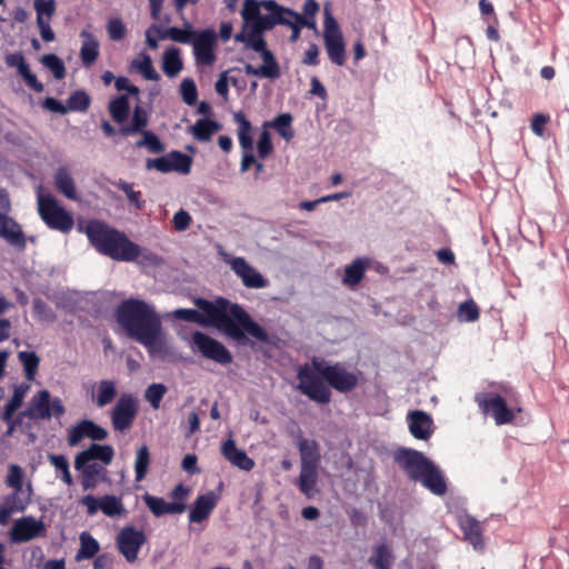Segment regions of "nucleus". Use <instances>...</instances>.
<instances>
[{
	"label": "nucleus",
	"instance_id": "nucleus-1",
	"mask_svg": "<svg viewBox=\"0 0 569 569\" xmlns=\"http://www.w3.org/2000/svg\"><path fill=\"white\" fill-rule=\"evenodd\" d=\"M197 303L202 312L196 309H177L173 316L179 320L212 325L236 340L243 339L247 332L261 342L268 341V332L240 305L230 303L224 298H218L214 302L199 299Z\"/></svg>",
	"mask_w": 569,
	"mask_h": 569
},
{
	"label": "nucleus",
	"instance_id": "nucleus-2",
	"mask_svg": "<svg viewBox=\"0 0 569 569\" xmlns=\"http://www.w3.org/2000/svg\"><path fill=\"white\" fill-rule=\"evenodd\" d=\"M243 27L236 36V40L246 43L256 53L261 66L257 71H274L276 61L271 52L266 49L261 32L272 28L276 23H293L298 20L296 12L283 8L272 0H246L241 10Z\"/></svg>",
	"mask_w": 569,
	"mask_h": 569
},
{
	"label": "nucleus",
	"instance_id": "nucleus-3",
	"mask_svg": "<svg viewBox=\"0 0 569 569\" xmlns=\"http://www.w3.org/2000/svg\"><path fill=\"white\" fill-rule=\"evenodd\" d=\"M116 319L127 336L142 345L150 356L164 358L169 353L162 321L153 306L137 298L124 299L116 310Z\"/></svg>",
	"mask_w": 569,
	"mask_h": 569
},
{
	"label": "nucleus",
	"instance_id": "nucleus-4",
	"mask_svg": "<svg viewBox=\"0 0 569 569\" xmlns=\"http://www.w3.org/2000/svg\"><path fill=\"white\" fill-rule=\"evenodd\" d=\"M91 246L101 254L123 262H132L141 254V248L123 231L100 220H91L84 230Z\"/></svg>",
	"mask_w": 569,
	"mask_h": 569
},
{
	"label": "nucleus",
	"instance_id": "nucleus-5",
	"mask_svg": "<svg viewBox=\"0 0 569 569\" xmlns=\"http://www.w3.org/2000/svg\"><path fill=\"white\" fill-rule=\"evenodd\" d=\"M299 451L301 456V470L298 479L299 490L308 498L315 496V486L318 479V462L320 456L315 440L300 439Z\"/></svg>",
	"mask_w": 569,
	"mask_h": 569
},
{
	"label": "nucleus",
	"instance_id": "nucleus-6",
	"mask_svg": "<svg viewBox=\"0 0 569 569\" xmlns=\"http://www.w3.org/2000/svg\"><path fill=\"white\" fill-rule=\"evenodd\" d=\"M64 406L60 398L51 399L49 390H39L32 396L26 410L21 416H28L29 420H49L52 416L60 418L64 415Z\"/></svg>",
	"mask_w": 569,
	"mask_h": 569
},
{
	"label": "nucleus",
	"instance_id": "nucleus-7",
	"mask_svg": "<svg viewBox=\"0 0 569 569\" xmlns=\"http://www.w3.org/2000/svg\"><path fill=\"white\" fill-rule=\"evenodd\" d=\"M323 32L326 50L329 59L337 66H342L346 59V44L339 23L331 14L328 6L323 10Z\"/></svg>",
	"mask_w": 569,
	"mask_h": 569
},
{
	"label": "nucleus",
	"instance_id": "nucleus-8",
	"mask_svg": "<svg viewBox=\"0 0 569 569\" xmlns=\"http://www.w3.org/2000/svg\"><path fill=\"white\" fill-rule=\"evenodd\" d=\"M38 211L43 222L52 230L68 233L73 228L74 221L71 213L51 196L39 198Z\"/></svg>",
	"mask_w": 569,
	"mask_h": 569
},
{
	"label": "nucleus",
	"instance_id": "nucleus-9",
	"mask_svg": "<svg viewBox=\"0 0 569 569\" xmlns=\"http://www.w3.org/2000/svg\"><path fill=\"white\" fill-rule=\"evenodd\" d=\"M10 209L11 203L8 192L0 189V238L19 251H23L27 247L26 236L21 226L8 216Z\"/></svg>",
	"mask_w": 569,
	"mask_h": 569
},
{
	"label": "nucleus",
	"instance_id": "nucleus-10",
	"mask_svg": "<svg viewBox=\"0 0 569 569\" xmlns=\"http://www.w3.org/2000/svg\"><path fill=\"white\" fill-rule=\"evenodd\" d=\"M475 402L481 412L490 415L498 426L510 423L515 419V412L497 392H478L475 395Z\"/></svg>",
	"mask_w": 569,
	"mask_h": 569
},
{
	"label": "nucleus",
	"instance_id": "nucleus-11",
	"mask_svg": "<svg viewBox=\"0 0 569 569\" xmlns=\"http://www.w3.org/2000/svg\"><path fill=\"white\" fill-rule=\"evenodd\" d=\"M393 460L407 477L416 482L432 462L421 451L405 447L395 450Z\"/></svg>",
	"mask_w": 569,
	"mask_h": 569
},
{
	"label": "nucleus",
	"instance_id": "nucleus-12",
	"mask_svg": "<svg viewBox=\"0 0 569 569\" xmlns=\"http://www.w3.org/2000/svg\"><path fill=\"white\" fill-rule=\"evenodd\" d=\"M233 121L238 124L237 134L243 154L241 158L240 170L242 172L248 171L256 163V157L252 153L253 149V137H252V124L247 119L243 112H234Z\"/></svg>",
	"mask_w": 569,
	"mask_h": 569
},
{
	"label": "nucleus",
	"instance_id": "nucleus-13",
	"mask_svg": "<svg viewBox=\"0 0 569 569\" xmlns=\"http://www.w3.org/2000/svg\"><path fill=\"white\" fill-rule=\"evenodd\" d=\"M322 382H327L329 387L341 393L352 391L359 382L358 376L355 372L348 371L341 363L331 366L322 365Z\"/></svg>",
	"mask_w": 569,
	"mask_h": 569
},
{
	"label": "nucleus",
	"instance_id": "nucleus-14",
	"mask_svg": "<svg viewBox=\"0 0 569 569\" xmlns=\"http://www.w3.org/2000/svg\"><path fill=\"white\" fill-rule=\"evenodd\" d=\"M192 159L181 151H171L167 156L156 159H147L146 168L156 169L159 172L168 173L176 171L188 174L191 171Z\"/></svg>",
	"mask_w": 569,
	"mask_h": 569
},
{
	"label": "nucleus",
	"instance_id": "nucleus-15",
	"mask_svg": "<svg viewBox=\"0 0 569 569\" xmlns=\"http://www.w3.org/2000/svg\"><path fill=\"white\" fill-rule=\"evenodd\" d=\"M192 341L204 358L213 360L220 365H229L232 362L230 351L220 341L212 337L203 332L196 331L192 336Z\"/></svg>",
	"mask_w": 569,
	"mask_h": 569
},
{
	"label": "nucleus",
	"instance_id": "nucleus-16",
	"mask_svg": "<svg viewBox=\"0 0 569 569\" xmlns=\"http://www.w3.org/2000/svg\"><path fill=\"white\" fill-rule=\"evenodd\" d=\"M47 535V528L41 519L32 516H26L14 521L10 538L12 542H27L36 538H43Z\"/></svg>",
	"mask_w": 569,
	"mask_h": 569
},
{
	"label": "nucleus",
	"instance_id": "nucleus-17",
	"mask_svg": "<svg viewBox=\"0 0 569 569\" xmlns=\"http://www.w3.org/2000/svg\"><path fill=\"white\" fill-rule=\"evenodd\" d=\"M146 540L147 537L142 530L127 526L118 533L117 546L126 560L133 562L137 560L139 550L144 545Z\"/></svg>",
	"mask_w": 569,
	"mask_h": 569
},
{
	"label": "nucleus",
	"instance_id": "nucleus-18",
	"mask_svg": "<svg viewBox=\"0 0 569 569\" xmlns=\"http://www.w3.org/2000/svg\"><path fill=\"white\" fill-rule=\"evenodd\" d=\"M137 416V402L130 393H123L118 399L111 415L112 427L117 431L128 430Z\"/></svg>",
	"mask_w": 569,
	"mask_h": 569
},
{
	"label": "nucleus",
	"instance_id": "nucleus-19",
	"mask_svg": "<svg viewBox=\"0 0 569 569\" xmlns=\"http://www.w3.org/2000/svg\"><path fill=\"white\" fill-rule=\"evenodd\" d=\"M312 365L315 370H312L308 365L299 367L298 388L303 395L320 402V360L315 357Z\"/></svg>",
	"mask_w": 569,
	"mask_h": 569
},
{
	"label": "nucleus",
	"instance_id": "nucleus-20",
	"mask_svg": "<svg viewBox=\"0 0 569 569\" xmlns=\"http://www.w3.org/2000/svg\"><path fill=\"white\" fill-rule=\"evenodd\" d=\"M191 43L196 60L200 66L208 67L214 61L216 33L213 30L196 32Z\"/></svg>",
	"mask_w": 569,
	"mask_h": 569
},
{
	"label": "nucleus",
	"instance_id": "nucleus-21",
	"mask_svg": "<svg viewBox=\"0 0 569 569\" xmlns=\"http://www.w3.org/2000/svg\"><path fill=\"white\" fill-rule=\"evenodd\" d=\"M230 267L233 272L242 280L244 287L252 289L267 287L268 281L264 279V277L252 266H250L244 258H233L230 261Z\"/></svg>",
	"mask_w": 569,
	"mask_h": 569
},
{
	"label": "nucleus",
	"instance_id": "nucleus-22",
	"mask_svg": "<svg viewBox=\"0 0 569 569\" xmlns=\"http://www.w3.org/2000/svg\"><path fill=\"white\" fill-rule=\"evenodd\" d=\"M33 8L37 12V24L41 38L47 42L53 41L54 32L50 27V21L56 12V0H34Z\"/></svg>",
	"mask_w": 569,
	"mask_h": 569
},
{
	"label": "nucleus",
	"instance_id": "nucleus-23",
	"mask_svg": "<svg viewBox=\"0 0 569 569\" xmlns=\"http://www.w3.org/2000/svg\"><path fill=\"white\" fill-rule=\"evenodd\" d=\"M114 450L109 445L91 443L88 449L79 452L74 459V468L80 469L83 465L92 463V460H99L104 465L111 463Z\"/></svg>",
	"mask_w": 569,
	"mask_h": 569
},
{
	"label": "nucleus",
	"instance_id": "nucleus-24",
	"mask_svg": "<svg viewBox=\"0 0 569 569\" xmlns=\"http://www.w3.org/2000/svg\"><path fill=\"white\" fill-rule=\"evenodd\" d=\"M219 496L213 491L198 496L190 509L189 521L200 523L207 520L216 508Z\"/></svg>",
	"mask_w": 569,
	"mask_h": 569
},
{
	"label": "nucleus",
	"instance_id": "nucleus-25",
	"mask_svg": "<svg viewBox=\"0 0 569 569\" xmlns=\"http://www.w3.org/2000/svg\"><path fill=\"white\" fill-rule=\"evenodd\" d=\"M80 40V59L83 63V67L90 68L99 57V40L97 36L93 34L90 27L81 30Z\"/></svg>",
	"mask_w": 569,
	"mask_h": 569
},
{
	"label": "nucleus",
	"instance_id": "nucleus-26",
	"mask_svg": "<svg viewBox=\"0 0 569 569\" xmlns=\"http://www.w3.org/2000/svg\"><path fill=\"white\" fill-rule=\"evenodd\" d=\"M410 433L419 440H427L432 435L431 417L420 410L411 411L408 415Z\"/></svg>",
	"mask_w": 569,
	"mask_h": 569
},
{
	"label": "nucleus",
	"instance_id": "nucleus-27",
	"mask_svg": "<svg viewBox=\"0 0 569 569\" xmlns=\"http://www.w3.org/2000/svg\"><path fill=\"white\" fill-rule=\"evenodd\" d=\"M417 482H420L425 488H427L431 493L436 496H445L448 490L445 476L442 475L439 467L433 462H431V465Z\"/></svg>",
	"mask_w": 569,
	"mask_h": 569
},
{
	"label": "nucleus",
	"instance_id": "nucleus-28",
	"mask_svg": "<svg viewBox=\"0 0 569 569\" xmlns=\"http://www.w3.org/2000/svg\"><path fill=\"white\" fill-rule=\"evenodd\" d=\"M222 456L234 467L250 471L254 467V462L248 457L246 451L238 449L234 440L228 439L221 446Z\"/></svg>",
	"mask_w": 569,
	"mask_h": 569
},
{
	"label": "nucleus",
	"instance_id": "nucleus-29",
	"mask_svg": "<svg viewBox=\"0 0 569 569\" xmlns=\"http://www.w3.org/2000/svg\"><path fill=\"white\" fill-rule=\"evenodd\" d=\"M142 499L154 517L179 515L186 511L187 505L167 502L163 498L144 493Z\"/></svg>",
	"mask_w": 569,
	"mask_h": 569
},
{
	"label": "nucleus",
	"instance_id": "nucleus-30",
	"mask_svg": "<svg viewBox=\"0 0 569 569\" xmlns=\"http://www.w3.org/2000/svg\"><path fill=\"white\" fill-rule=\"evenodd\" d=\"M318 11V3L316 0H307L303 6V13L297 14L298 20L293 23H287L289 27H291L292 32L290 36L291 40H297L299 37V28L300 27H308L310 29L316 30V13Z\"/></svg>",
	"mask_w": 569,
	"mask_h": 569
},
{
	"label": "nucleus",
	"instance_id": "nucleus-31",
	"mask_svg": "<svg viewBox=\"0 0 569 569\" xmlns=\"http://www.w3.org/2000/svg\"><path fill=\"white\" fill-rule=\"evenodd\" d=\"M459 526L463 532L465 539L470 542L475 549L483 548L481 523L471 516H465L459 520Z\"/></svg>",
	"mask_w": 569,
	"mask_h": 569
},
{
	"label": "nucleus",
	"instance_id": "nucleus-32",
	"mask_svg": "<svg viewBox=\"0 0 569 569\" xmlns=\"http://www.w3.org/2000/svg\"><path fill=\"white\" fill-rule=\"evenodd\" d=\"M368 266V260L362 258L355 259L345 269V274L342 278L343 284L349 288L357 287L362 281Z\"/></svg>",
	"mask_w": 569,
	"mask_h": 569
},
{
	"label": "nucleus",
	"instance_id": "nucleus-33",
	"mask_svg": "<svg viewBox=\"0 0 569 569\" xmlns=\"http://www.w3.org/2000/svg\"><path fill=\"white\" fill-rule=\"evenodd\" d=\"M117 393V382L106 379L97 383V395L94 396V392H92V399L97 407L103 408L114 400Z\"/></svg>",
	"mask_w": 569,
	"mask_h": 569
},
{
	"label": "nucleus",
	"instance_id": "nucleus-34",
	"mask_svg": "<svg viewBox=\"0 0 569 569\" xmlns=\"http://www.w3.org/2000/svg\"><path fill=\"white\" fill-rule=\"evenodd\" d=\"M54 186L68 199L76 200L78 198L74 180L66 167L58 168L54 174Z\"/></svg>",
	"mask_w": 569,
	"mask_h": 569
},
{
	"label": "nucleus",
	"instance_id": "nucleus-35",
	"mask_svg": "<svg viewBox=\"0 0 569 569\" xmlns=\"http://www.w3.org/2000/svg\"><path fill=\"white\" fill-rule=\"evenodd\" d=\"M148 126V114L144 109L136 107L133 110L132 119L129 124L121 126L119 133L123 137H129L136 133H142Z\"/></svg>",
	"mask_w": 569,
	"mask_h": 569
},
{
	"label": "nucleus",
	"instance_id": "nucleus-36",
	"mask_svg": "<svg viewBox=\"0 0 569 569\" xmlns=\"http://www.w3.org/2000/svg\"><path fill=\"white\" fill-rule=\"evenodd\" d=\"M393 560L395 557L390 547L381 543L373 548L368 561L375 569H391Z\"/></svg>",
	"mask_w": 569,
	"mask_h": 569
},
{
	"label": "nucleus",
	"instance_id": "nucleus-37",
	"mask_svg": "<svg viewBox=\"0 0 569 569\" xmlns=\"http://www.w3.org/2000/svg\"><path fill=\"white\" fill-rule=\"evenodd\" d=\"M221 129V124L211 119H199L191 127V133L198 141H209L213 133Z\"/></svg>",
	"mask_w": 569,
	"mask_h": 569
},
{
	"label": "nucleus",
	"instance_id": "nucleus-38",
	"mask_svg": "<svg viewBox=\"0 0 569 569\" xmlns=\"http://www.w3.org/2000/svg\"><path fill=\"white\" fill-rule=\"evenodd\" d=\"M292 116L290 113H281L277 116L272 121H267L263 126L269 130L273 128L286 141H290L293 138L292 130Z\"/></svg>",
	"mask_w": 569,
	"mask_h": 569
},
{
	"label": "nucleus",
	"instance_id": "nucleus-39",
	"mask_svg": "<svg viewBox=\"0 0 569 569\" xmlns=\"http://www.w3.org/2000/svg\"><path fill=\"white\" fill-rule=\"evenodd\" d=\"M100 550L99 542L89 532L84 531L80 535V548L78 549L74 559L77 561L91 559Z\"/></svg>",
	"mask_w": 569,
	"mask_h": 569
},
{
	"label": "nucleus",
	"instance_id": "nucleus-40",
	"mask_svg": "<svg viewBox=\"0 0 569 569\" xmlns=\"http://www.w3.org/2000/svg\"><path fill=\"white\" fill-rule=\"evenodd\" d=\"M77 470L81 472V485L83 490H89L96 488L98 485L103 468L97 462H87L83 467Z\"/></svg>",
	"mask_w": 569,
	"mask_h": 569
},
{
	"label": "nucleus",
	"instance_id": "nucleus-41",
	"mask_svg": "<svg viewBox=\"0 0 569 569\" xmlns=\"http://www.w3.org/2000/svg\"><path fill=\"white\" fill-rule=\"evenodd\" d=\"M130 104L127 96L121 94L109 102V112L117 123H123L129 116Z\"/></svg>",
	"mask_w": 569,
	"mask_h": 569
},
{
	"label": "nucleus",
	"instance_id": "nucleus-42",
	"mask_svg": "<svg viewBox=\"0 0 569 569\" xmlns=\"http://www.w3.org/2000/svg\"><path fill=\"white\" fill-rule=\"evenodd\" d=\"M150 466V452L149 448L143 445L141 446L136 453V460H134V473H136V481H142L148 473Z\"/></svg>",
	"mask_w": 569,
	"mask_h": 569
},
{
	"label": "nucleus",
	"instance_id": "nucleus-43",
	"mask_svg": "<svg viewBox=\"0 0 569 569\" xmlns=\"http://www.w3.org/2000/svg\"><path fill=\"white\" fill-rule=\"evenodd\" d=\"M100 510L108 517L122 515L124 508L120 498L112 495H104L99 499Z\"/></svg>",
	"mask_w": 569,
	"mask_h": 569
},
{
	"label": "nucleus",
	"instance_id": "nucleus-44",
	"mask_svg": "<svg viewBox=\"0 0 569 569\" xmlns=\"http://www.w3.org/2000/svg\"><path fill=\"white\" fill-rule=\"evenodd\" d=\"M18 358L23 366L28 380H33L40 363V358L34 351H20Z\"/></svg>",
	"mask_w": 569,
	"mask_h": 569
},
{
	"label": "nucleus",
	"instance_id": "nucleus-45",
	"mask_svg": "<svg viewBox=\"0 0 569 569\" xmlns=\"http://www.w3.org/2000/svg\"><path fill=\"white\" fill-rule=\"evenodd\" d=\"M91 99L83 90H76L67 100L69 111L84 112L90 107Z\"/></svg>",
	"mask_w": 569,
	"mask_h": 569
},
{
	"label": "nucleus",
	"instance_id": "nucleus-46",
	"mask_svg": "<svg viewBox=\"0 0 569 569\" xmlns=\"http://www.w3.org/2000/svg\"><path fill=\"white\" fill-rule=\"evenodd\" d=\"M3 503L13 512H23L30 503V499L28 497H23V490H13L4 497Z\"/></svg>",
	"mask_w": 569,
	"mask_h": 569
},
{
	"label": "nucleus",
	"instance_id": "nucleus-47",
	"mask_svg": "<svg viewBox=\"0 0 569 569\" xmlns=\"http://www.w3.org/2000/svg\"><path fill=\"white\" fill-rule=\"evenodd\" d=\"M479 317L480 310L472 299L466 300L462 303H460L458 308L459 320L466 322H475L479 319Z\"/></svg>",
	"mask_w": 569,
	"mask_h": 569
},
{
	"label": "nucleus",
	"instance_id": "nucleus-48",
	"mask_svg": "<svg viewBox=\"0 0 569 569\" xmlns=\"http://www.w3.org/2000/svg\"><path fill=\"white\" fill-rule=\"evenodd\" d=\"M142 139L136 142L137 148H147L150 152L160 153L164 150V144L157 134L151 131H143Z\"/></svg>",
	"mask_w": 569,
	"mask_h": 569
},
{
	"label": "nucleus",
	"instance_id": "nucleus-49",
	"mask_svg": "<svg viewBox=\"0 0 569 569\" xmlns=\"http://www.w3.org/2000/svg\"><path fill=\"white\" fill-rule=\"evenodd\" d=\"M50 463L61 472L62 481L70 486L72 485V477L69 470V462L63 455H49Z\"/></svg>",
	"mask_w": 569,
	"mask_h": 569
},
{
	"label": "nucleus",
	"instance_id": "nucleus-50",
	"mask_svg": "<svg viewBox=\"0 0 569 569\" xmlns=\"http://www.w3.org/2000/svg\"><path fill=\"white\" fill-rule=\"evenodd\" d=\"M167 392V387L162 383L150 385L144 393L146 400L153 409H159L161 400Z\"/></svg>",
	"mask_w": 569,
	"mask_h": 569
},
{
	"label": "nucleus",
	"instance_id": "nucleus-51",
	"mask_svg": "<svg viewBox=\"0 0 569 569\" xmlns=\"http://www.w3.org/2000/svg\"><path fill=\"white\" fill-rule=\"evenodd\" d=\"M162 68L163 71H180L182 61L179 49L170 48L163 53Z\"/></svg>",
	"mask_w": 569,
	"mask_h": 569
},
{
	"label": "nucleus",
	"instance_id": "nucleus-52",
	"mask_svg": "<svg viewBox=\"0 0 569 569\" xmlns=\"http://www.w3.org/2000/svg\"><path fill=\"white\" fill-rule=\"evenodd\" d=\"M166 33L167 38L181 43H191L196 34V32L191 30V26L189 23H186L183 29L167 28Z\"/></svg>",
	"mask_w": 569,
	"mask_h": 569
},
{
	"label": "nucleus",
	"instance_id": "nucleus-53",
	"mask_svg": "<svg viewBox=\"0 0 569 569\" xmlns=\"http://www.w3.org/2000/svg\"><path fill=\"white\" fill-rule=\"evenodd\" d=\"M258 156L260 159L268 158L273 151V144L271 142V134L269 130L262 126L258 143H257Z\"/></svg>",
	"mask_w": 569,
	"mask_h": 569
},
{
	"label": "nucleus",
	"instance_id": "nucleus-54",
	"mask_svg": "<svg viewBox=\"0 0 569 569\" xmlns=\"http://www.w3.org/2000/svg\"><path fill=\"white\" fill-rule=\"evenodd\" d=\"M182 100L188 106H193L197 102L198 91L196 83L191 79H184L180 86Z\"/></svg>",
	"mask_w": 569,
	"mask_h": 569
},
{
	"label": "nucleus",
	"instance_id": "nucleus-55",
	"mask_svg": "<svg viewBox=\"0 0 569 569\" xmlns=\"http://www.w3.org/2000/svg\"><path fill=\"white\" fill-rule=\"evenodd\" d=\"M118 188L122 190L128 200L138 209H142L144 206V201L141 199V192L133 190V187L131 183L127 181H120L118 183Z\"/></svg>",
	"mask_w": 569,
	"mask_h": 569
},
{
	"label": "nucleus",
	"instance_id": "nucleus-56",
	"mask_svg": "<svg viewBox=\"0 0 569 569\" xmlns=\"http://www.w3.org/2000/svg\"><path fill=\"white\" fill-rule=\"evenodd\" d=\"M22 469L18 465H11L9 467V472L6 479L7 486L12 488L13 490L22 491Z\"/></svg>",
	"mask_w": 569,
	"mask_h": 569
},
{
	"label": "nucleus",
	"instance_id": "nucleus-57",
	"mask_svg": "<svg viewBox=\"0 0 569 569\" xmlns=\"http://www.w3.org/2000/svg\"><path fill=\"white\" fill-rule=\"evenodd\" d=\"M83 426L86 429L87 438L100 441L104 440L108 437V431L91 420H83Z\"/></svg>",
	"mask_w": 569,
	"mask_h": 569
},
{
	"label": "nucleus",
	"instance_id": "nucleus-58",
	"mask_svg": "<svg viewBox=\"0 0 569 569\" xmlns=\"http://www.w3.org/2000/svg\"><path fill=\"white\" fill-rule=\"evenodd\" d=\"M550 122V116L545 113H536L531 118L530 128L538 137L545 136V127Z\"/></svg>",
	"mask_w": 569,
	"mask_h": 569
},
{
	"label": "nucleus",
	"instance_id": "nucleus-59",
	"mask_svg": "<svg viewBox=\"0 0 569 569\" xmlns=\"http://www.w3.org/2000/svg\"><path fill=\"white\" fill-rule=\"evenodd\" d=\"M191 221V216L183 209H180L178 212H176L172 218V224L177 231L187 230L190 227Z\"/></svg>",
	"mask_w": 569,
	"mask_h": 569
},
{
	"label": "nucleus",
	"instance_id": "nucleus-60",
	"mask_svg": "<svg viewBox=\"0 0 569 569\" xmlns=\"http://www.w3.org/2000/svg\"><path fill=\"white\" fill-rule=\"evenodd\" d=\"M107 31L112 40H121L126 33V27L119 19H111L107 24Z\"/></svg>",
	"mask_w": 569,
	"mask_h": 569
},
{
	"label": "nucleus",
	"instance_id": "nucleus-61",
	"mask_svg": "<svg viewBox=\"0 0 569 569\" xmlns=\"http://www.w3.org/2000/svg\"><path fill=\"white\" fill-rule=\"evenodd\" d=\"M86 437L83 420L68 431V442L71 447L77 446Z\"/></svg>",
	"mask_w": 569,
	"mask_h": 569
},
{
	"label": "nucleus",
	"instance_id": "nucleus-62",
	"mask_svg": "<svg viewBox=\"0 0 569 569\" xmlns=\"http://www.w3.org/2000/svg\"><path fill=\"white\" fill-rule=\"evenodd\" d=\"M27 390H28V386L20 385V386L14 387L13 393L7 403L11 405L16 409H19L23 403V399H24Z\"/></svg>",
	"mask_w": 569,
	"mask_h": 569
},
{
	"label": "nucleus",
	"instance_id": "nucleus-63",
	"mask_svg": "<svg viewBox=\"0 0 569 569\" xmlns=\"http://www.w3.org/2000/svg\"><path fill=\"white\" fill-rule=\"evenodd\" d=\"M188 493L189 489L184 485H177L170 492V498L173 500L171 503L186 505Z\"/></svg>",
	"mask_w": 569,
	"mask_h": 569
},
{
	"label": "nucleus",
	"instance_id": "nucleus-64",
	"mask_svg": "<svg viewBox=\"0 0 569 569\" xmlns=\"http://www.w3.org/2000/svg\"><path fill=\"white\" fill-rule=\"evenodd\" d=\"M113 557L109 553H101L93 561V569H112Z\"/></svg>",
	"mask_w": 569,
	"mask_h": 569
}]
</instances>
